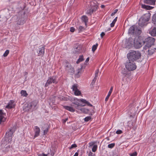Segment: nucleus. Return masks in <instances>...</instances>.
<instances>
[{"mask_svg":"<svg viewBox=\"0 0 156 156\" xmlns=\"http://www.w3.org/2000/svg\"><path fill=\"white\" fill-rule=\"evenodd\" d=\"M64 99H65V97H64Z\"/></svg>","mask_w":156,"mask_h":156,"instance_id":"60","label":"nucleus"},{"mask_svg":"<svg viewBox=\"0 0 156 156\" xmlns=\"http://www.w3.org/2000/svg\"><path fill=\"white\" fill-rule=\"evenodd\" d=\"M77 146L76 144H73L71 145V147H69V149H70L73 148H75Z\"/></svg>","mask_w":156,"mask_h":156,"instance_id":"38","label":"nucleus"},{"mask_svg":"<svg viewBox=\"0 0 156 156\" xmlns=\"http://www.w3.org/2000/svg\"><path fill=\"white\" fill-rule=\"evenodd\" d=\"M141 56L140 52L139 51H131L127 55L129 61H135L139 59Z\"/></svg>","mask_w":156,"mask_h":156,"instance_id":"1","label":"nucleus"},{"mask_svg":"<svg viewBox=\"0 0 156 156\" xmlns=\"http://www.w3.org/2000/svg\"><path fill=\"white\" fill-rule=\"evenodd\" d=\"M89 57H88L86 59V61H85V62H89Z\"/></svg>","mask_w":156,"mask_h":156,"instance_id":"50","label":"nucleus"},{"mask_svg":"<svg viewBox=\"0 0 156 156\" xmlns=\"http://www.w3.org/2000/svg\"><path fill=\"white\" fill-rule=\"evenodd\" d=\"M115 143H112L110 144H109L108 145V147L109 148H113L115 146Z\"/></svg>","mask_w":156,"mask_h":156,"instance_id":"31","label":"nucleus"},{"mask_svg":"<svg viewBox=\"0 0 156 156\" xmlns=\"http://www.w3.org/2000/svg\"><path fill=\"white\" fill-rule=\"evenodd\" d=\"M83 110V109H81V111H82Z\"/></svg>","mask_w":156,"mask_h":156,"instance_id":"58","label":"nucleus"},{"mask_svg":"<svg viewBox=\"0 0 156 156\" xmlns=\"http://www.w3.org/2000/svg\"><path fill=\"white\" fill-rule=\"evenodd\" d=\"M113 89V87L112 86L110 89V90L108 93V94L107 97H106V98L105 99V101H107L108 100V99Z\"/></svg>","mask_w":156,"mask_h":156,"instance_id":"21","label":"nucleus"},{"mask_svg":"<svg viewBox=\"0 0 156 156\" xmlns=\"http://www.w3.org/2000/svg\"><path fill=\"white\" fill-rule=\"evenodd\" d=\"M15 131V129L13 127L10 128L7 131L5 135L6 140H8V141H10L11 140L12 134Z\"/></svg>","mask_w":156,"mask_h":156,"instance_id":"4","label":"nucleus"},{"mask_svg":"<svg viewBox=\"0 0 156 156\" xmlns=\"http://www.w3.org/2000/svg\"><path fill=\"white\" fill-rule=\"evenodd\" d=\"M83 29V27L82 26H80L79 27L78 30L79 31H82Z\"/></svg>","mask_w":156,"mask_h":156,"instance_id":"42","label":"nucleus"},{"mask_svg":"<svg viewBox=\"0 0 156 156\" xmlns=\"http://www.w3.org/2000/svg\"><path fill=\"white\" fill-rule=\"evenodd\" d=\"M105 33L104 32H102L100 34L101 37L102 38L105 35Z\"/></svg>","mask_w":156,"mask_h":156,"instance_id":"45","label":"nucleus"},{"mask_svg":"<svg viewBox=\"0 0 156 156\" xmlns=\"http://www.w3.org/2000/svg\"><path fill=\"white\" fill-rule=\"evenodd\" d=\"M9 53V50H6L5 51L4 53L3 54V56L4 57H6Z\"/></svg>","mask_w":156,"mask_h":156,"instance_id":"34","label":"nucleus"},{"mask_svg":"<svg viewBox=\"0 0 156 156\" xmlns=\"http://www.w3.org/2000/svg\"><path fill=\"white\" fill-rule=\"evenodd\" d=\"M81 19L84 22L85 24H86L87 22H88V18L86 16H83L82 17Z\"/></svg>","mask_w":156,"mask_h":156,"instance_id":"24","label":"nucleus"},{"mask_svg":"<svg viewBox=\"0 0 156 156\" xmlns=\"http://www.w3.org/2000/svg\"><path fill=\"white\" fill-rule=\"evenodd\" d=\"M91 9L88 10L87 13L89 14H91L93 12L95 11L98 9V6L97 4H94V2H90Z\"/></svg>","mask_w":156,"mask_h":156,"instance_id":"5","label":"nucleus"},{"mask_svg":"<svg viewBox=\"0 0 156 156\" xmlns=\"http://www.w3.org/2000/svg\"><path fill=\"white\" fill-rule=\"evenodd\" d=\"M94 143L93 142L90 143H89V146L90 147L94 145Z\"/></svg>","mask_w":156,"mask_h":156,"instance_id":"47","label":"nucleus"},{"mask_svg":"<svg viewBox=\"0 0 156 156\" xmlns=\"http://www.w3.org/2000/svg\"><path fill=\"white\" fill-rule=\"evenodd\" d=\"M25 23V21L24 20H18L17 23V25H22Z\"/></svg>","mask_w":156,"mask_h":156,"instance_id":"28","label":"nucleus"},{"mask_svg":"<svg viewBox=\"0 0 156 156\" xmlns=\"http://www.w3.org/2000/svg\"><path fill=\"white\" fill-rule=\"evenodd\" d=\"M140 31L136 26L134 25L131 27L128 30V33L131 34H136Z\"/></svg>","mask_w":156,"mask_h":156,"instance_id":"8","label":"nucleus"},{"mask_svg":"<svg viewBox=\"0 0 156 156\" xmlns=\"http://www.w3.org/2000/svg\"><path fill=\"white\" fill-rule=\"evenodd\" d=\"M115 23L114 22L112 21V23L110 24V26L111 27H113L115 25Z\"/></svg>","mask_w":156,"mask_h":156,"instance_id":"44","label":"nucleus"},{"mask_svg":"<svg viewBox=\"0 0 156 156\" xmlns=\"http://www.w3.org/2000/svg\"><path fill=\"white\" fill-rule=\"evenodd\" d=\"M79 154L78 153V152H76L75 153L74 155L75 156H78Z\"/></svg>","mask_w":156,"mask_h":156,"instance_id":"51","label":"nucleus"},{"mask_svg":"<svg viewBox=\"0 0 156 156\" xmlns=\"http://www.w3.org/2000/svg\"><path fill=\"white\" fill-rule=\"evenodd\" d=\"M14 101L13 100H10L9 102L5 108L8 109H11L14 107Z\"/></svg>","mask_w":156,"mask_h":156,"instance_id":"14","label":"nucleus"},{"mask_svg":"<svg viewBox=\"0 0 156 156\" xmlns=\"http://www.w3.org/2000/svg\"><path fill=\"white\" fill-rule=\"evenodd\" d=\"M98 148V146L97 145H94L93 146L92 150V152H94L97 151Z\"/></svg>","mask_w":156,"mask_h":156,"instance_id":"30","label":"nucleus"},{"mask_svg":"<svg viewBox=\"0 0 156 156\" xmlns=\"http://www.w3.org/2000/svg\"><path fill=\"white\" fill-rule=\"evenodd\" d=\"M57 83L56 82V79L55 76H53L51 77H49L46 83L45 86L47 87L52 83Z\"/></svg>","mask_w":156,"mask_h":156,"instance_id":"10","label":"nucleus"},{"mask_svg":"<svg viewBox=\"0 0 156 156\" xmlns=\"http://www.w3.org/2000/svg\"><path fill=\"white\" fill-rule=\"evenodd\" d=\"M141 7L142 8L147 10H151L153 8L152 6L143 4L142 5Z\"/></svg>","mask_w":156,"mask_h":156,"instance_id":"22","label":"nucleus"},{"mask_svg":"<svg viewBox=\"0 0 156 156\" xmlns=\"http://www.w3.org/2000/svg\"><path fill=\"white\" fill-rule=\"evenodd\" d=\"M155 50L156 48L151 46L148 50V54L149 55H152L155 51Z\"/></svg>","mask_w":156,"mask_h":156,"instance_id":"20","label":"nucleus"},{"mask_svg":"<svg viewBox=\"0 0 156 156\" xmlns=\"http://www.w3.org/2000/svg\"><path fill=\"white\" fill-rule=\"evenodd\" d=\"M63 108L66 110L72 112L75 111V109L73 107L70 106H64Z\"/></svg>","mask_w":156,"mask_h":156,"instance_id":"17","label":"nucleus"},{"mask_svg":"<svg viewBox=\"0 0 156 156\" xmlns=\"http://www.w3.org/2000/svg\"><path fill=\"white\" fill-rule=\"evenodd\" d=\"M98 44H94L92 46V51L93 52H94L96 50L98 47Z\"/></svg>","mask_w":156,"mask_h":156,"instance_id":"29","label":"nucleus"},{"mask_svg":"<svg viewBox=\"0 0 156 156\" xmlns=\"http://www.w3.org/2000/svg\"><path fill=\"white\" fill-rule=\"evenodd\" d=\"M118 11V9H115V10H114V11L112 12L111 15V16H114L115 15V14L116 13H117V12Z\"/></svg>","mask_w":156,"mask_h":156,"instance_id":"39","label":"nucleus"},{"mask_svg":"<svg viewBox=\"0 0 156 156\" xmlns=\"http://www.w3.org/2000/svg\"><path fill=\"white\" fill-rule=\"evenodd\" d=\"M150 15L149 13H146L142 16L140 19L138 24L141 27L146 25L147 22L150 19Z\"/></svg>","mask_w":156,"mask_h":156,"instance_id":"2","label":"nucleus"},{"mask_svg":"<svg viewBox=\"0 0 156 156\" xmlns=\"http://www.w3.org/2000/svg\"><path fill=\"white\" fill-rule=\"evenodd\" d=\"M88 156H95V154L92 153L91 151L88 154Z\"/></svg>","mask_w":156,"mask_h":156,"instance_id":"41","label":"nucleus"},{"mask_svg":"<svg viewBox=\"0 0 156 156\" xmlns=\"http://www.w3.org/2000/svg\"><path fill=\"white\" fill-rule=\"evenodd\" d=\"M146 44L144 47L143 49L144 50H146L147 49H148L149 48L151 47L150 46L147 45L146 44Z\"/></svg>","mask_w":156,"mask_h":156,"instance_id":"33","label":"nucleus"},{"mask_svg":"<svg viewBox=\"0 0 156 156\" xmlns=\"http://www.w3.org/2000/svg\"><path fill=\"white\" fill-rule=\"evenodd\" d=\"M35 129L34 131L35 135L34 136V138H35L39 136L40 132V130L39 127L36 126H35Z\"/></svg>","mask_w":156,"mask_h":156,"instance_id":"16","label":"nucleus"},{"mask_svg":"<svg viewBox=\"0 0 156 156\" xmlns=\"http://www.w3.org/2000/svg\"><path fill=\"white\" fill-rule=\"evenodd\" d=\"M3 110H0V122H4L5 121V114L3 112Z\"/></svg>","mask_w":156,"mask_h":156,"instance_id":"15","label":"nucleus"},{"mask_svg":"<svg viewBox=\"0 0 156 156\" xmlns=\"http://www.w3.org/2000/svg\"><path fill=\"white\" fill-rule=\"evenodd\" d=\"M117 17H116L115 18V19L113 20V21L115 23V22H116V21L117 20Z\"/></svg>","mask_w":156,"mask_h":156,"instance_id":"49","label":"nucleus"},{"mask_svg":"<svg viewBox=\"0 0 156 156\" xmlns=\"http://www.w3.org/2000/svg\"><path fill=\"white\" fill-rule=\"evenodd\" d=\"M78 85L77 84H74L71 87L73 91L74 92L75 95L79 96L81 94L80 91L78 89Z\"/></svg>","mask_w":156,"mask_h":156,"instance_id":"6","label":"nucleus"},{"mask_svg":"<svg viewBox=\"0 0 156 156\" xmlns=\"http://www.w3.org/2000/svg\"><path fill=\"white\" fill-rule=\"evenodd\" d=\"M143 45L142 43L138 38H135L134 40L133 45L136 48H139Z\"/></svg>","mask_w":156,"mask_h":156,"instance_id":"9","label":"nucleus"},{"mask_svg":"<svg viewBox=\"0 0 156 156\" xmlns=\"http://www.w3.org/2000/svg\"><path fill=\"white\" fill-rule=\"evenodd\" d=\"M152 21L156 27V13L154 14L152 17Z\"/></svg>","mask_w":156,"mask_h":156,"instance_id":"26","label":"nucleus"},{"mask_svg":"<svg viewBox=\"0 0 156 156\" xmlns=\"http://www.w3.org/2000/svg\"><path fill=\"white\" fill-rule=\"evenodd\" d=\"M80 106H84L86 105L88 106L92 107L93 105L91 104L90 102L87 101L86 100L83 99H80Z\"/></svg>","mask_w":156,"mask_h":156,"instance_id":"12","label":"nucleus"},{"mask_svg":"<svg viewBox=\"0 0 156 156\" xmlns=\"http://www.w3.org/2000/svg\"><path fill=\"white\" fill-rule=\"evenodd\" d=\"M122 133V131L120 129H118L116 132V133L118 134H121Z\"/></svg>","mask_w":156,"mask_h":156,"instance_id":"36","label":"nucleus"},{"mask_svg":"<svg viewBox=\"0 0 156 156\" xmlns=\"http://www.w3.org/2000/svg\"><path fill=\"white\" fill-rule=\"evenodd\" d=\"M91 119V117L90 116H87L84 118V121L85 122H88Z\"/></svg>","mask_w":156,"mask_h":156,"instance_id":"32","label":"nucleus"},{"mask_svg":"<svg viewBox=\"0 0 156 156\" xmlns=\"http://www.w3.org/2000/svg\"><path fill=\"white\" fill-rule=\"evenodd\" d=\"M73 156H75L74 155H73Z\"/></svg>","mask_w":156,"mask_h":156,"instance_id":"61","label":"nucleus"},{"mask_svg":"<svg viewBox=\"0 0 156 156\" xmlns=\"http://www.w3.org/2000/svg\"><path fill=\"white\" fill-rule=\"evenodd\" d=\"M125 66L126 69L129 71H133L135 69L136 66L133 61H129L126 63Z\"/></svg>","mask_w":156,"mask_h":156,"instance_id":"3","label":"nucleus"},{"mask_svg":"<svg viewBox=\"0 0 156 156\" xmlns=\"http://www.w3.org/2000/svg\"><path fill=\"white\" fill-rule=\"evenodd\" d=\"M45 48L44 46H42L39 48V50L37 51L38 56H43L44 53Z\"/></svg>","mask_w":156,"mask_h":156,"instance_id":"13","label":"nucleus"},{"mask_svg":"<svg viewBox=\"0 0 156 156\" xmlns=\"http://www.w3.org/2000/svg\"><path fill=\"white\" fill-rule=\"evenodd\" d=\"M155 1L156 0H144L145 3L153 5H155Z\"/></svg>","mask_w":156,"mask_h":156,"instance_id":"18","label":"nucleus"},{"mask_svg":"<svg viewBox=\"0 0 156 156\" xmlns=\"http://www.w3.org/2000/svg\"><path fill=\"white\" fill-rule=\"evenodd\" d=\"M137 154L136 151H135L132 153H130L129 154V155L130 156H136Z\"/></svg>","mask_w":156,"mask_h":156,"instance_id":"35","label":"nucleus"},{"mask_svg":"<svg viewBox=\"0 0 156 156\" xmlns=\"http://www.w3.org/2000/svg\"><path fill=\"white\" fill-rule=\"evenodd\" d=\"M68 118H67L65 119H63L62 120L63 122L64 123H65L66 121L68 120Z\"/></svg>","mask_w":156,"mask_h":156,"instance_id":"46","label":"nucleus"},{"mask_svg":"<svg viewBox=\"0 0 156 156\" xmlns=\"http://www.w3.org/2000/svg\"><path fill=\"white\" fill-rule=\"evenodd\" d=\"M150 34L153 37L156 36V28L154 27L152 29L149 31Z\"/></svg>","mask_w":156,"mask_h":156,"instance_id":"19","label":"nucleus"},{"mask_svg":"<svg viewBox=\"0 0 156 156\" xmlns=\"http://www.w3.org/2000/svg\"><path fill=\"white\" fill-rule=\"evenodd\" d=\"M84 60L83 57V55H80L79 56V58L77 61L76 63L77 64H78L80 62H82Z\"/></svg>","mask_w":156,"mask_h":156,"instance_id":"25","label":"nucleus"},{"mask_svg":"<svg viewBox=\"0 0 156 156\" xmlns=\"http://www.w3.org/2000/svg\"><path fill=\"white\" fill-rule=\"evenodd\" d=\"M105 7V6L104 5H101V7L102 8H103Z\"/></svg>","mask_w":156,"mask_h":156,"instance_id":"54","label":"nucleus"},{"mask_svg":"<svg viewBox=\"0 0 156 156\" xmlns=\"http://www.w3.org/2000/svg\"><path fill=\"white\" fill-rule=\"evenodd\" d=\"M96 79H95V77H94V79H93V80H92L91 83H95V81H96Z\"/></svg>","mask_w":156,"mask_h":156,"instance_id":"48","label":"nucleus"},{"mask_svg":"<svg viewBox=\"0 0 156 156\" xmlns=\"http://www.w3.org/2000/svg\"><path fill=\"white\" fill-rule=\"evenodd\" d=\"M99 70L98 69L95 72V79H97V77H98V74L99 73Z\"/></svg>","mask_w":156,"mask_h":156,"instance_id":"37","label":"nucleus"},{"mask_svg":"<svg viewBox=\"0 0 156 156\" xmlns=\"http://www.w3.org/2000/svg\"><path fill=\"white\" fill-rule=\"evenodd\" d=\"M70 30L71 32H73L75 30V28L73 27H71L70 28Z\"/></svg>","mask_w":156,"mask_h":156,"instance_id":"43","label":"nucleus"},{"mask_svg":"<svg viewBox=\"0 0 156 156\" xmlns=\"http://www.w3.org/2000/svg\"><path fill=\"white\" fill-rule=\"evenodd\" d=\"M155 40L154 38L149 37L146 38L145 41H143L144 44H146L147 45L151 47L154 44Z\"/></svg>","mask_w":156,"mask_h":156,"instance_id":"7","label":"nucleus"},{"mask_svg":"<svg viewBox=\"0 0 156 156\" xmlns=\"http://www.w3.org/2000/svg\"><path fill=\"white\" fill-rule=\"evenodd\" d=\"M79 48V47H78L77 48H76V49L77 48Z\"/></svg>","mask_w":156,"mask_h":156,"instance_id":"57","label":"nucleus"},{"mask_svg":"<svg viewBox=\"0 0 156 156\" xmlns=\"http://www.w3.org/2000/svg\"><path fill=\"white\" fill-rule=\"evenodd\" d=\"M80 50L79 49H78V51H76V52H79L80 51Z\"/></svg>","mask_w":156,"mask_h":156,"instance_id":"55","label":"nucleus"},{"mask_svg":"<svg viewBox=\"0 0 156 156\" xmlns=\"http://www.w3.org/2000/svg\"><path fill=\"white\" fill-rule=\"evenodd\" d=\"M69 66H70V65H69V64L67 65L66 66V69L67 68H68Z\"/></svg>","mask_w":156,"mask_h":156,"instance_id":"53","label":"nucleus"},{"mask_svg":"<svg viewBox=\"0 0 156 156\" xmlns=\"http://www.w3.org/2000/svg\"><path fill=\"white\" fill-rule=\"evenodd\" d=\"M110 28H109V29H108V30H110Z\"/></svg>","mask_w":156,"mask_h":156,"instance_id":"56","label":"nucleus"},{"mask_svg":"<svg viewBox=\"0 0 156 156\" xmlns=\"http://www.w3.org/2000/svg\"><path fill=\"white\" fill-rule=\"evenodd\" d=\"M48 131V129L47 128L45 129L43 132V135H45L47 134Z\"/></svg>","mask_w":156,"mask_h":156,"instance_id":"40","label":"nucleus"},{"mask_svg":"<svg viewBox=\"0 0 156 156\" xmlns=\"http://www.w3.org/2000/svg\"><path fill=\"white\" fill-rule=\"evenodd\" d=\"M37 105V103L35 101H32L29 103L27 107V109L25 111H29L30 110H33L34 109Z\"/></svg>","mask_w":156,"mask_h":156,"instance_id":"11","label":"nucleus"},{"mask_svg":"<svg viewBox=\"0 0 156 156\" xmlns=\"http://www.w3.org/2000/svg\"><path fill=\"white\" fill-rule=\"evenodd\" d=\"M47 156V154H44V153H43L42 154V156Z\"/></svg>","mask_w":156,"mask_h":156,"instance_id":"52","label":"nucleus"},{"mask_svg":"<svg viewBox=\"0 0 156 156\" xmlns=\"http://www.w3.org/2000/svg\"><path fill=\"white\" fill-rule=\"evenodd\" d=\"M20 94L21 96L23 97H27L28 95L26 91L25 90H22L20 92Z\"/></svg>","mask_w":156,"mask_h":156,"instance_id":"27","label":"nucleus"},{"mask_svg":"<svg viewBox=\"0 0 156 156\" xmlns=\"http://www.w3.org/2000/svg\"><path fill=\"white\" fill-rule=\"evenodd\" d=\"M26 74H27V72H26Z\"/></svg>","mask_w":156,"mask_h":156,"instance_id":"59","label":"nucleus"},{"mask_svg":"<svg viewBox=\"0 0 156 156\" xmlns=\"http://www.w3.org/2000/svg\"><path fill=\"white\" fill-rule=\"evenodd\" d=\"M73 103L77 106H80V99H78L77 98H75L74 99Z\"/></svg>","mask_w":156,"mask_h":156,"instance_id":"23","label":"nucleus"}]
</instances>
